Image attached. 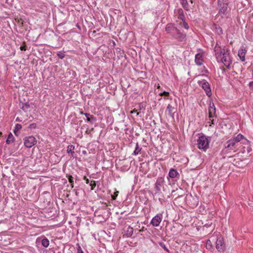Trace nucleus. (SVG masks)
<instances>
[{
    "mask_svg": "<svg viewBox=\"0 0 253 253\" xmlns=\"http://www.w3.org/2000/svg\"><path fill=\"white\" fill-rule=\"evenodd\" d=\"M210 140L211 138L210 137L201 133L197 140V148L204 152H206L209 148Z\"/></svg>",
    "mask_w": 253,
    "mask_h": 253,
    "instance_id": "f257e3e1",
    "label": "nucleus"
},
{
    "mask_svg": "<svg viewBox=\"0 0 253 253\" xmlns=\"http://www.w3.org/2000/svg\"><path fill=\"white\" fill-rule=\"evenodd\" d=\"M229 0H217V6L218 8V14L222 18L227 17L228 10Z\"/></svg>",
    "mask_w": 253,
    "mask_h": 253,
    "instance_id": "f03ea898",
    "label": "nucleus"
},
{
    "mask_svg": "<svg viewBox=\"0 0 253 253\" xmlns=\"http://www.w3.org/2000/svg\"><path fill=\"white\" fill-rule=\"evenodd\" d=\"M198 84L205 90L207 96L210 97L212 93L210 85L206 80H202L199 81Z\"/></svg>",
    "mask_w": 253,
    "mask_h": 253,
    "instance_id": "7ed1b4c3",
    "label": "nucleus"
},
{
    "mask_svg": "<svg viewBox=\"0 0 253 253\" xmlns=\"http://www.w3.org/2000/svg\"><path fill=\"white\" fill-rule=\"evenodd\" d=\"M23 141L25 146L27 148H31L37 143L36 138L33 135L25 137Z\"/></svg>",
    "mask_w": 253,
    "mask_h": 253,
    "instance_id": "20e7f679",
    "label": "nucleus"
},
{
    "mask_svg": "<svg viewBox=\"0 0 253 253\" xmlns=\"http://www.w3.org/2000/svg\"><path fill=\"white\" fill-rule=\"evenodd\" d=\"M221 58V61L224 64L227 68H229L230 65L232 62L230 55L229 49H226V51L224 53Z\"/></svg>",
    "mask_w": 253,
    "mask_h": 253,
    "instance_id": "39448f33",
    "label": "nucleus"
},
{
    "mask_svg": "<svg viewBox=\"0 0 253 253\" xmlns=\"http://www.w3.org/2000/svg\"><path fill=\"white\" fill-rule=\"evenodd\" d=\"M174 30V32L171 36L173 38L179 42L185 41L186 34L181 33L177 28Z\"/></svg>",
    "mask_w": 253,
    "mask_h": 253,
    "instance_id": "423d86ee",
    "label": "nucleus"
},
{
    "mask_svg": "<svg viewBox=\"0 0 253 253\" xmlns=\"http://www.w3.org/2000/svg\"><path fill=\"white\" fill-rule=\"evenodd\" d=\"M239 147L238 144L235 143L232 139L228 140L225 144V148L233 150L234 152L237 151Z\"/></svg>",
    "mask_w": 253,
    "mask_h": 253,
    "instance_id": "0eeeda50",
    "label": "nucleus"
},
{
    "mask_svg": "<svg viewBox=\"0 0 253 253\" xmlns=\"http://www.w3.org/2000/svg\"><path fill=\"white\" fill-rule=\"evenodd\" d=\"M232 139L234 142H235V143L238 144L239 146L241 143L247 145H248L249 143V141L246 138H245L244 136L241 134H238L236 137L232 138Z\"/></svg>",
    "mask_w": 253,
    "mask_h": 253,
    "instance_id": "6e6552de",
    "label": "nucleus"
},
{
    "mask_svg": "<svg viewBox=\"0 0 253 253\" xmlns=\"http://www.w3.org/2000/svg\"><path fill=\"white\" fill-rule=\"evenodd\" d=\"M177 105L172 106L171 104H168L167 107L166 112H168V115L172 119H174V115L177 112Z\"/></svg>",
    "mask_w": 253,
    "mask_h": 253,
    "instance_id": "1a4fd4ad",
    "label": "nucleus"
},
{
    "mask_svg": "<svg viewBox=\"0 0 253 253\" xmlns=\"http://www.w3.org/2000/svg\"><path fill=\"white\" fill-rule=\"evenodd\" d=\"M226 49H228L226 48L225 46L222 48L221 46L219 45L217 43H216L214 48L215 54L217 57L221 56L222 55H223L224 52L226 51Z\"/></svg>",
    "mask_w": 253,
    "mask_h": 253,
    "instance_id": "9d476101",
    "label": "nucleus"
},
{
    "mask_svg": "<svg viewBox=\"0 0 253 253\" xmlns=\"http://www.w3.org/2000/svg\"><path fill=\"white\" fill-rule=\"evenodd\" d=\"M164 179L162 177H159L157 178L155 184V188L156 190V193H159L161 189L162 186L164 183Z\"/></svg>",
    "mask_w": 253,
    "mask_h": 253,
    "instance_id": "9b49d317",
    "label": "nucleus"
},
{
    "mask_svg": "<svg viewBox=\"0 0 253 253\" xmlns=\"http://www.w3.org/2000/svg\"><path fill=\"white\" fill-rule=\"evenodd\" d=\"M224 248V241L221 237H218L216 242V249L219 251H223Z\"/></svg>",
    "mask_w": 253,
    "mask_h": 253,
    "instance_id": "f8f14e48",
    "label": "nucleus"
},
{
    "mask_svg": "<svg viewBox=\"0 0 253 253\" xmlns=\"http://www.w3.org/2000/svg\"><path fill=\"white\" fill-rule=\"evenodd\" d=\"M162 215L161 214H157L151 220V223L154 226H158L162 221Z\"/></svg>",
    "mask_w": 253,
    "mask_h": 253,
    "instance_id": "ddd939ff",
    "label": "nucleus"
},
{
    "mask_svg": "<svg viewBox=\"0 0 253 253\" xmlns=\"http://www.w3.org/2000/svg\"><path fill=\"white\" fill-rule=\"evenodd\" d=\"M247 53V50L245 47L243 45L241 46L238 50V55L240 58V59L244 62L245 61V55Z\"/></svg>",
    "mask_w": 253,
    "mask_h": 253,
    "instance_id": "4468645a",
    "label": "nucleus"
},
{
    "mask_svg": "<svg viewBox=\"0 0 253 253\" xmlns=\"http://www.w3.org/2000/svg\"><path fill=\"white\" fill-rule=\"evenodd\" d=\"M215 114V107L213 102H210L209 108V117L210 118L214 117Z\"/></svg>",
    "mask_w": 253,
    "mask_h": 253,
    "instance_id": "2eb2a0df",
    "label": "nucleus"
},
{
    "mask_svg": "<svg viewBox=\"0 0 253 253\" xmlns=\"http://www.w3.org/2000/svg\"><path fill=\"white\" fill-rule=\"evenodd\" d=\"M195 62L197 65L201 66L203 63V55L201 53H198L195 55Z\"/></svg>",
    "mask_w": 253,
    "mask_h": 253,
    "instance_id": "dca6fc26",
    "label": "nucleus"
},
{
    "mask_svg": "<svg viewBox=\"0 0 253 253\" xmlns=\"http://www.w3.org/2000/svg\"><path fill=\"white\" fill-rule=\"evenodd\" d=\"M133 233V229L130 226L126 227L124 228V235L126 237H130Z\"/></svg>",
    "mask_w": 253,
    "mask_h": 253,
    "instance_id": "f3484780",
    "label": "nucleus"
},
{
    "mask_svg": "<svg viewBox=\"0 0 253 253\" xmlns=\"http://www.w3.org/2000/svg\"><path fill=\"white\" fill-rule=\"evenodd\" d=\"M81 113L84 114L85 116L87 122L90 123L92 124H94L96 120V118L93 115H90L89 113H84L82 112H81Z\"/></svg>",
    "mask_w": 253,
    "mask_h": 253,
    "instance_id": "a211bd4d",
    "label": "nucleus"
},
{
    "mask_svg": "<svg viewBox=\"0 0 253 253\" xmlns=\"http://www.w3.org/2000/svg\"><path fill=\"white\" fill-rule=\"evenodd\" d=\"M10 242L7 236H3L0 237V244L6 246L10 244Z\"/></svg>",
    "mask_w": 253,
    "mask_h": 253,
    "instance_id": "6ab92c4d",
    "label": "nucleus"
},
{
    "mask_svg": "<svg viewBox=\"0 0 253 253\" xmlns=\"http://www.w3.org/2000/svg\"><path fill=\"white\" fill-rule=\"evenodd\" d=\"M177 28L173 27L171 24H168L166 26V31L171 36L174 32V30H176Z\"/></svg>",
    "mask_w": 253,
    "mask_h": 253,
    "instance_id": "aec40b11",
    "label": "nucleus"
},
{
    "mask_svg": "<svg viewBox=\"0 0 253 253\" xmlns=\"http://www.w3.org/2000/svg\"><path fill=\"white\" fill-rule=\"evenodd\" d=\"M176 12L178 14V18L184 21L185 19V17L183 9L182 8H178Z\"/></svg>",
    "mask_w": 253,
    "mask_h": 253,
    "instance_id": "412c9836",
    "label": "nucleus"
},
{
    "mask_svg": "<svg viewBox=\"0 0 253 253\" xmlns=\"http://www.w3.org/2000/svg\"><path fill=\"white\" fill-rule=\"evenodd\" d=\"M75 146L73 145H68L67 147V152L69 154H71L72 157H74Z\"/></svg>",
    "mask_w": 253,
    "mask_h": 253,
    "instance_id": "4be33fe9",
    "label": "nucleus"
},
{
    "mask_svg": "<svg viewBox=\"0 0 253 253\" xmlns=\"http://www.w3.org/2000/svg\"><path fill=\"white\" fill-rule=\"evenodd\" d=\"M177 175H178V172L175 169H170L169 175L170 177L174 178L177 177Z\"/></svg>",
    "mask_w": 253,
    "mask_h": 253,
    "instance_id": "5701e85b",
    "label": "nucleus"
},
{
    "mask_svg": "<svg viewBox=\"0 0 253 253\" xmlns=\"http://www.w3.org/2000/svg\"><path fill=\"white\" fill-rule=\"evenodd\" d=\"M14 137H13L12 134L11 133H10L8 134L7 139L6 140V144H9L12 143L14 141Z\"/></svg>",
    "mask_w": 253,
    "mask_h": 253,
    "instance_id": "b1692460",
    "label": "nucleus"
},
{
    "mask_svg": "<svg viewBox=\"0 0 253 253\" xmlns=\"http://www.w3.org/2000/svg\"><path fill=\"white\" fill-rule=\"evenodd\" d=\"M41 243L42 246L45 248H47L49 245V240L45 237H44L43 239H42Z\"/></svg>",
    "mask_w": 253,
    "mask_h": 253,
    "instance_id": "393cba45",
    "label": "nucleus"
},
{
    "mask_svg": "<svg viewBox=\"0 0 253 253\" xmlns=\"http://www.w3.org/2000/svg\"><path fill=\"white\" fill-rule=\"evenodd\" d=\"M181 4L186 10H188L189 5L187 0H181Z\"/></svg>",
    "mask_w": 253,
    "mask_h": 253,
    "instance_id": "a878e982",
    "label": "nucleus"
},
{
    "mask_svg": "<svg viewBox=\"0 0 253 253\" xmlns=\"http://www.w3.org/2000/svg\"><path fill=\"white\" fill-rule=\"evenodd\" d=\"M214 26L216 33L219 35L222 34L223 31L222 28L219 26L217 25H215Z\"/></svg>",
    "mask_w": 253,
    "mask_h": 253,
    "instance_id": "bb28decb",
    "label": "nucleus"
},
{
    "mask_svg": "<svg viewBox=\"0 0 253 253\" xmlns=\"http://www.w3.org/2000/svg\"><path fill=\"white\" fill-rule=\"evenodd\" d=\"M141 150V148H140L138 146V143H136L135 150L133 151V155H137L139 154Z\"/></svg>",
    "mask_w": 253,
    "mask_h": 253,
    "instance_id": "cd10ccee",
    "label": "nucleus"
},
{
    "mask_svg": "<svg viewBox=\"0 0 253 253\" xmlns=\"http://www.w3.org/2000/svg\"><path fill=\"white\" fill-rule=\"evenodd\" d=\"M206 247V248L209 250L212 249V243H211V240H208L207 241Z\"/></svg>",
    "mask_w": 253,
    "mask_h": 253,
    "instance_id": "c85d7f7f",
    "label": "nucleus"
},
{
    "mask_svg": "<svg viewBox=\"0 0 253 253\" xmlns=\"http://www.w3.org/2000/svg\"><path fill=\"white\" fill-rule=\"evenodd\" d=\"M30 105L28 103H26L22 107V109L25 112L28 111V109L30 108Z\"/></svg>",
    "mask_w": 253,
    "mask_h": 253,
    "instance_id": "c756f323",
    "label": "nucleus"
},
{
    "mask_svg": "<svg viewBox=\"0 0 253 253\" xmlns=\"http://www.w3.org/2000/svg\"><path fill=\"white\" fill-rule=\"evenodd\" d=\"M89 186H90V189L91 190H93L94 187L96 186V183L95 181L92 180L90 181L89 183Z\"/></svg>",
    "mask_w": 253,
    "mask_h": 253,
    "instance_id": "7c9ffc66",
    "label": "nucleus"
},
{
    "mask_svg": "<svg viewBox=\"0 0 253 253\" xmlns=\"http://www.w3.org/2000/svg\"><path fill=\"white\" fill-rule=\"evenodd\" d=\"M119 192L115 189L114 195L112 194V200H115L117 196L118 195Z\"/></svg>",
    "mask_w": 253,
    "mask_h": 253,
    "instance_id": "2f4dec72",
    "label": "nucleus"
},
{
    "mask_svg": "<svg viewBox=\"0 0 253 253\" xmlns=\"http://www.w3.org/2000/svg\"><path fill=\"white\" fill-rule=\"evenodd\" d=\"M68 180L69 183L71 184L72 187H73V184H74V181H73V177L72 175H70L68 177Z\"/></svg>",
    "mask_w": 253,
    "mask_h": 253,
    "instance_id": "473e14b6",
    "label": "nucleus"
},
{
    "mask_svg": "<svg viewBox=\"0 0 253 253\" xmlns=\"http://www.w3.org/2000/svg\"><path fill=\"white\" fill-rule=\"evenodd\" d=\"M57 56L60 59H62L64 58L65 54L62 52H59L57 53Z\"/></svg>",
    "mask_w": 253,
    "mask_h": 253,
    "instance_id": "72a5a7b5",
    "label": "nucleus"
},
{
    "mask_svg": "<svg viewBox=\"0 0 253 253\" xmlns=\"http://www.w3.org/2000/svg\"><path fill=\"white\" fill-rule=\"evenodd\" d=\"M22 128V126L20 124H16L15 126L14 130L19 131Z\"/></svg>",
    "mask_w": 253,
    "mask_h": 253,
    "instance_id": "f704fd0d",
    "label": "nucleus"
},
{
    "mask_svg": "<svg viewBox=\"0 0 253 253\" xmlns=\"http://www.w3.org/2000/svg\"><path fill=\"white\" fill-rule=\"evenodd\" d=\"M169 92L165 91L160 93V96H164L165 97H168L169 96Z\"/></svg>",
    "mask_w": 253,
    "mask_h": 253,
    "instance_id": "c9c22d12",
    "label": "nucleus"
},
{
    "mask_svg": "<svg viewBox=\"0 0 253 253\" xmlns=\"http://www.w3.org/2000/svg\"><path fill=\"white\" fill-rule=\"evenodd\" d=\"M185 29L188 30L189 28L188 24L184 20L182 22V25H181Z\"/></svg>",
    "mask_w": 253,
    "mask_h": 253,
    "instance_id": "e433bc0d",
    "label": "nucleus"
},
{
    "mask_svg": "<svg viewBox=\"0 0 253 253\" xmlns=\"http://www.w3.org/2000/svg\"><path fill=\"white\" fill-rule=\"evenodd\" d=\"M20 49L22 51H25L26 50V45L25 42H23V45L20 47Z\"/></svg>",
    "mask_w": 253,
    "mask_h": 253,
    "instance_id": "4c0bfd02",
    "label": "nucleus"
},
{
    "mask_svg": "<svg viewBox=\"0 0 253 253\" xmlns=\"http://www.w3.org/2000/svg\"><path fill=\"white\" fill-rule=\"evenodd\" d=\"M37 125L35 123L31 124L29 125V128H35L36 127Z\"/></svg>",
    "mask_w": 253,
    "mask_h": 253,
    "instance_id": "58836bf2",
    "label": "nucleus"
},
{
    "mask_svg": "<svg viewBox=\"0 0 253 253\" xmlns=\"http://www.w3.org/2000/svg\"><path fill=\"white\" fill-rule=\"evenodd\" d=\"M119 148V146L118 144L116 145H114V144H112V148H111L112 150L114 149H115L116 150H117V149Z\"/></svg>",
    "mask_w": 253,
    "mask_h": 253,
    "instance_id": "ea45409f",
    "label": "nucleus"
},
{
    "mask_svg": "<svg viewBox=\"0 0 253 253\" xmlns=\"http://www.w3.org/2000/svg\"><path fill=\"white\" fill-rule=\"evenodd\" d=\"M249 86L252 90H253V81L250 82Z\"/></svg>",
    "mask_w": 253,
    "mask_h": 253,
    "instance_id": "a19ab883",
    "label": "nucleus"
},
{
    "mask_svg": "<svg viewBox=\"0 0 253 253\" xmlns=\"http://www.w3.org/2000/svg\"><path fill=\"white\" fill-rule=\"evenodd\" d=\"M248 146L247 147V151L248 152V153H250L251 151H252V148L249 145V144L248 145Z\"/></svg>",
    "mask_w": 253,
    "mask_h": 253,
    "instance_id": "79ce46f5",
    "label": "nucleus"
},
{
    "mask_svg": "<svg viewBox=\"0 0 253 253\" xmlns=\"http://www.w3.org/2000/svg\"><path fill=\"white\" fill-rule=\"evenodd\" d=\"M136 113V116H138L139 115V113L137 112V110L136 109H133V110L131 111L130 113L131 114H134Z\"/></svg>",
    "mask_w": 253,
    "mask_h": 253,
    "instance_id": "37998d69",
    "label": "nucleus"
},
{
    "mask_svg": "<svg viewBox=\"0 0 253 253\" xmlns=\"http://www.w3.org/2000/svg\"><path fill=\"white\" fill-rule=\"evenodd\" d=\"M161 246L166 251L168 252V249L164 244H161Z\"/></svg>",
    "mask_w": 253,
    "mask_h": 253,
    "instance_id": "c03bdc74",
    "label": "nucleus"
},
{
    "mask_svg": "<svg viewBox=\"0 0 253 253\" xmlns=\"http://www.w3.org/2000/svg\"><path fill=\"white\" fill-rule=\"evenodd\" d=\"M84 179L86 183H87V184L89 183V184L90 181H89V180L88 178H86V176H84Z\"/></svg>",
    "mask_w": 253,
    "mask_h": 253,
    "instance_id": "a18cd8bd",
    "label": "nucleus"
},
{
    "mask_svg": "<svg viewBox=\"0 0 253 253\" xmlns=\"http://www.w3.org/2000/svg\"><path fill=\"white\" fill-rule=\"evenodd\" d=\"M78 253H84L83 251L82 250L81 247H79L78 248Z\"/></svg>",
    "mask_w": 253,
    "mask_h": 253,
    "instance_id": "49530a36",
    "label": "nucleus"
},
{
    "mask_svg": "<svg viewBox=\"0 0 253 253\" xmlns=\"http://www.w3.org/2000/svg\"><path fill=\"white\" fill-rule=\"evenodd\" d=\"M14 133L15 135L18 136L19 135L18 131H16L14 130Z\"/></svg>",
    "mask_w": 253,
    "mask_h": 253,
    "instance_id": "de8ad7c7",
    "label": "nucleus"
},
{
    "mask_svg": "<svg viewBox=\"0 0 253 253\" xmlns=\"http://www.w3.org/2000/svg\"><path fill=\"white\" fill-rule=\"evenodd\" d=\"M211 125H210V126H211L212 125H214V120L213 119H212L211 120Z\"/></svg>",
    "mask_w": 253,
    "mask_h": 253,
    "instance_id": "09e8293b",
    "label": "nucleus"
},
{
    "mask_svg": "<svg viewBox=\"0 0 253 253\" xmlns=\"http://www.w3.org/2000/svg\"><path fill=\"white\" fill-rule=\"evenodd\" d=\"M112 43H113V45H115V42L113 41H112Z\"/></svg>",
    "mask_w": 253,
    "mask_h": 253,
    "instance_id": "8fccbe9b",
    "label": "nucleus"
},
{
    "mask_svg": "<svg viewBox=\"0 0 253 253\" xmlns=\"http://www.w3.org/2000/svg\"><path fill=\"white\" fill-rule=\"evenodd\" d=\"M111 225H112V228H113V227H112V226L114 225L112 223Z\"/></svg>",
    "mask_w": 253,
    "mask_h": 253,
    "instance_id": "3c124183",
    "label": "nucleus"
}]
</instances>
